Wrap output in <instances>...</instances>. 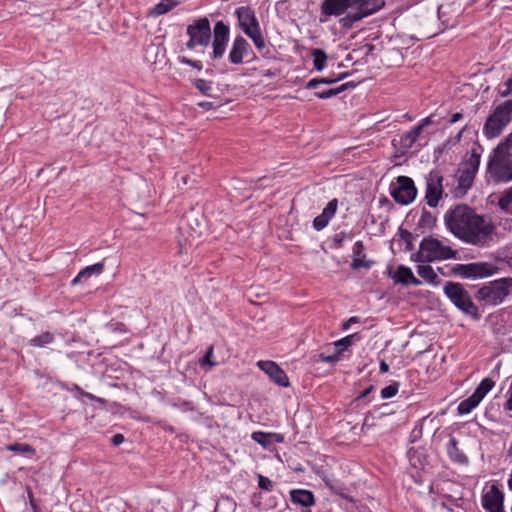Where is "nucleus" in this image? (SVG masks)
<instances>
[{"instance_id": "1", "label": "nucleus", "mask_w": 512, "mask_h": 512, "mask_svg": "<svg viewBox=\"0 0 512 512\" xmlns=\"http://www.w3.org/2000/svg\"><path fill=\"white\" fill-rule=\"evenodd\" d=\"M444 223L456 238L472 245H484L495 230L491 220L478 215L466 204H458L448 209L444 215Z\"/></svg>"}, {"instance_id": "20", "label": "nucleus", "mask_w": 512, "mask_h": 512, "mask_svg": "<svg viewBox=\"0 0 512 512\" xmlns=\"http://www.w3.org/2000/svg\"><path fill=\"white\" fill-rule=\"evenodd\" d=\"M290 501L297 506L310 508L315 505L316 498L311 490L291 489L289 491Z\"/></svg>"}, {"instance_id": "58", "label": "nucleus", "mask_w": 512, "mask_h": 512, "mask_svg": "<svg viewBox=\"0 0 512 512\" xmlns=\"http://www.w3.org/2000/svg\"><path fill=\"white\" fill-rule=\"evenodd\" d=\"M198 106L206 111L216 108V105L210 101H202L198 103Z\"/></svg>"}, {"instance_id": "7", "label": "nucleus", "mask_w": 512, "mask_h": 512, "mask_svg": "<svg viewBox=\"0 0 512 512\" xmlns=\"http://www.w3.org/2000/svg\"><path fill=\"white\" fill-rule=\"evenodd\" d=\"M385 6V0H351L352 11L339 20L342 29L350 30L354 24L369 17Z\"/></svg>"}, {"instance_id": "63", "label": "nucleus", "mask_w": 512, "mask_h": 512, "mask_svg": "<svg viewBox=\"0 0 512 512\" xmlns=\"http://www.w3.org/2000/svg\"><path fill=\"white\" fill-rule=\"evenodd\" d=\"M432 123V117L431 116H428L424 119L421 120V122L417 125V126H421V130L423 131V129L430 125Z\"/></svg>"}, {"instance_id": "6", "label": "nucleus", "mask_w": 512, "mask_h": 512, "mask_svg": "<svg viewBox=\"0 0 512 512\" xmlns=\"http://www.w3.org/2000/svg\"><path fill=\"white\" fill-rule=\"evenodd\" d=\"M512 121V98L498 104L487 117L483 134L488 139L498 137Z\"/></svg>"}, {"instance_id": "17", "label": "nucleus", "mask_w": 512, "mask_h": 512, "mask_svg": "<svg viewBox=\"0 0 512 512\" xmlns=\"http://www.w3.org/2000/svg\"><path fill=\"white\" fill-rule=\"evenodd\" d=\"M351 9V0H323L321 15L325 17L341 16Z\"/></svg>"}, {"instance_id": "41", "label": "nucleus", "mask_w": 512, "mask_h": 512, "mask_svg": "<svg viewBox=\"0 0 512 512\" xmlns=\"http://www.w3.org/2000/svg\"><path fill=\"white\" fill-rule=\"evenodd\" d=\"M254 43L255 47L261 51L266 47L265 40L262 36L260 27L250 31V35H247Z\"/></svg>"}, {"instance_id": "49", "label": "nucleus", "mask_w": 512, "mask_h": 512, "mask_svg": "<svg viewBox=\"0 0 512 512\" xmlns=\"http://www.w3.org/2000/svg\"><path fill=\"white\" fill-rule=\"evenodd\" d=\"M353 257H360L362 256L363 258L366 257L364 251H365V245L363 243V241L361 240H358L354 243L353 245Z\"/></svg>"}, {"instance_id": "48", "label": "nucleus", "mask_w": 512, "mask_h": 512, "mask_svg": "<svg viewBox=\"0 0 512 512\" xmlns=\"http://www.w3.org/2000/svg\"><path fill=\"white\" fill-rule=\"evenodd\" d=\"M258 486L265 491L273 490V482L266 476L258 475Z\"/></svg>"}, {"instance_id": "30", "label": "nucleus", "mask_w": 512, "mask_h": 512, "mask_svg": "<svg viewBox=\"0 0 512 512\" xmlns=\"http://www.w3.org/2000/svg\"><path fill=\"white\" fill-rule=\"evenodd\" d=\"M418 275L423 278L429 284L437 286L440 283V280L435 273L434 269L430 265H418L417 266Z\"/></svg>"}, {"instance_id": "4", "label": "nucleus", "mask_w": 512, "mask_h": 512, "mask_svg": "<svg viewBox=\"0 0 512 512\" xmlns=\"http://www.w3.org/2000/svg\"><path fill=\"white\" fill-rule=\"evenodd\" d=\"M457 251L432 237H424L419 245V251L412 255V259L416 262L430 263L434 261L455 259Z\"/></svg>"}, {"instance_id": "62", "label": "nucleus", "mask_w": 512, "mask_h": 512, "mask_svg": "<svg viewBox=\"0 0 512 512\" xmlns=\"http://www.w3.org/2000/svg\"><path fill=\"white\" fill-rule=\"evenodd\" d=\"M157 425H159V426H160L161 428H163L165 431H168V432H170V433H174V432H175L174 427H173V426H171V425H169V424H167V423H165V422L159 421V422L157 423Z\"/></svg>"}, {"instance_id": "8", "label": "nucleus", "mask_w": 512, "mask_h": 512, "mask_svg": "<svg viewBox=\"0 0 512 512\" xmlns=\"http://www.w3.org/2000/svg\"><path fill=\"white\" fill-rule=\"evenodd\" d=\"M186 33L189 40L186 47L190 50L196 46L207 47L211 42V26L207 17L199 18L187 26Z\"/></svg>"}, {"instance_id": "46", "label": "nucleus", "mask_w": 512, "mask_h": 512, "mask_svg": "<svg viewBox=\"0 0 512 512\" xmlns=\"http://www.w3.org/2000/svg\"><path fill=\"white\" fill-rule=\"evenodd\" d=\"M178 61L179 63L181 64H185V65H189L195 69H197L198 71L202 70L203 68V64L201 61L199 60H192V59H189L185 56H179L178 57Z\"/></svg>"}, {"instance_id": "27", "label": "nucleus", "mask_w": 512, "mask_h": 512, "mask_svg": "<svg viewBox=\"0 0 512 512\" xmlns=\"http://www.w3.org/2000/svg\"><path fill=\"white\" fill-rule=\"evenodd\" d=\"M361 339L358 333L347 335L334 342L335 351L341 357L342 353Z\"/></svg>"}, {"instance_id": "35", "label": "nucleus", "mask_w": 512, "mask_h": 512, "mask_svg": "<svg viewBox=\"0 0 512 512\" xmlns=\"http://www.w3.org/2000/svg\"><path fill=\"white\" fill-rule=\"evenodd\" d=\"M313 57V65L317 71H322L327 63V54L322 49H313L311 51Z\"/></svg>"}, {"instance_id": "39", "label": "nucleus", "mask_w": 512, "mask_h": 512, "mask_svg": "<svg viewBox=\"0 0 512 512\" xmlns=\"http://www.w3.org/2000/svg\"><path fill=\"white\" fill-rule=\"evenodd\" d=\"M251 438L263 448H268L272 444L270 434L266 432L255 431L251 434Z\"/></svg>"}, {"instance_id": "14", "label": "nucleus", "mask_w": 512, "mask_h": 512, "mask_svg": "<svg viewBox=\"0 0 512 512\" xmlns=\"http://www.w3.org/2000/svg\"><path fill=\"white\" fill-rule=\"evenodd\" d=\"M257 366L280 387H289L290 382L285 371L274 361H258Z\"/></svg>"}, {"instance_id": "36", "label": "nucleus", "mask_w": 512, "mask_h": 512, "mask_svg": "<svg viewBox=\"0 0 512 512\" xmlns=\"http://www.w3.org/2000/svg\"><path fill=\"white\" fill-rule=\"evenodd\" d=\"M495 383L490 378H484L478 387L474 390L473 394L482 401L487 393L494 387Z\"/></svg>"}, {"instance_id": "3", "label": "nucleus", "mask_w": 512, "mask_h": 512, "mask_svg": "<svg viewBox=\"0 0 512 512\" xmlns=\"http://www.w3.org/2000/svg\"><path fill=\"white\" fill-rule=\"evenodd\" d=\"M510 294H512V277H504L481 286L475 298L483 307L497 306Z\"/></svg>"}, {"instance_id": "60", "label": "nucleus", "mask_w": 512, "mask_h": 512, "mask_svg": "<svg viewBox=\"0 0 512 512\" xmlns=\"http://www.w3.org/2000/svg\"><path fill=\"white\" fill-rule=\"evenodd\" d=\"M462 118H463V114L461 112H456L451 115V117L449 119V123L454 124V123L460 121Z\"/></svg>"}, {"instance_id": "47", "label": "nucleus", "mask_w": 512, "mask_h": 512, "mask_svg": "<svg viewBox=\"0 0 512 512\" xmlns=\"http://www.w3.org/2000/svg\"><path fill=\"white\" fill-rule=\"evenodd\" d=\"M348 237V234L344 231L336 233L332 238L333 247L336 249L341 248L343 246L345 239Z\"/></svg>"}, {"instance_id": "51", "label": "nucleus", "mask_w": 512, "mask_h": 512, "mask_svg": "<svg viewBox=\"0 0 512 512\" xmlns=\"http://www.w3.org/2000/svg\"><path fill=\"white\" fill-rule=\"evenodd\" d=\"M349 75H350L349 72H343V73H339L336 76L324 77V79L328 80V82H325V85H331V84L337 83L339 81H342L345 78H347Z\"/></svg>"}, {"instance_id": "2", "label": "nucleus", "mask_w": 512, "mask_h": 512, "mask_svg": "<svg viewBox=\"0 0 512 512\" xmlns=\"http://www.w3.org/2000/svg\"><path fill=\"white\" fill-rule=\"evenodd\" d=\"M487 171L496 183L512 181V147L499 143L489 156Z\"/></svg>"}, {"instance_id": "56", "label": "nucleus", "mask_w": 512, "mask_h": 512, "mask_svg": "<svg viewBox=\"0 0 512 512\" xmlns=\"http://www.w3.org/2000/svg\"><path fill=\"white\" fill-rule=\"evenodd\" d=\"M28 497H29V503H30V507H31L32 511L33 512H39L40 509H39L37 503L35 502L34 497H33V493H32V491L30 489L28 490Z\"/></svg>"}, {"instance_id": "5", "label": "nucleus", "mask_w": 512, "mask_h": 512, "mask_svg": "<svg viewBox=\"0 0 512 512\" xmlns=\"http://www.w3.org/2000/svg\"><path fill=\"white\" fill-rule=\"evenodd\" d=\"M443 292L457 309L474 320H480L481 314L478 306L473 302L471 295L463 284L448 281L443 287Z\"/></svg>"}, {"instance_id": "64", "label": "nucleus", "mask_w": 512, "mask_h": 512, "mask_svg": "<svg viewBox=\"0 0 512 512\" xmlns=\"http://www.w3.org/2000/svg\"><path fill=\"white\" fill-rule=\"evenodd\" d=\"M379 370L381 373H387L389 371V365L382 360L379 365Z\"/></svg>"}, {"instance_id": "44", "label": "nucleus", "mask_w": 512, "mask_h": 512, "mask_svg": "<svg viewBox=\"0 0 512 512\" xmlns=\"http://www.w3.org/2000/svg\"><path fill=\"white\" fill-rule=\"evenodd\" d=\"M373 264H374L373 260H366L362 256H360V257H353L352 263H351V268L353 270H359L360 268H367V269H369V268L372 267Z\"/></svg>"}, {"instance_id": "50", "label": "nucleus", "mask_w": 512, "mask_h": 512, "mask_svg": "<svg viewBox=\"0 0 512 512\" xmlns=\"http://www.w3.org/2000/svg\"><path fill=\"white\" fill-rule=\"evenodd\" d=\"M319 358L322 362L330 363V364L336 363L341 359V357L337 354L336 351L331 355H326L325 353H321L319 355Z\"/></svg>"}, {"instance_id": "37", "label": "nucleus", "mask_w": 512, "mask_h": 512, "mask_svg": "<svg viewBox=\"0 0 512 512\" xmlns=\"http://www.w3.org/2000/svg\"><path fill=\"white\" fill-rule=\"evenodd\" d=\"M512 204V186L505 190L501 197L498 200V206L499 208L506 213L512 214V210L510 208Z\"/></svg>"}, {"instance_id": "59", "label": "nucleus", "mask_w": 512, "mask_h": 512, "mask_svg": "<svg viewBox=\"0 0 512 512\" xmlns=\"http://www.w3.org/2000/svg\"><path fill=\"white\" fill-rule=\"evenodd\" d=\"M374 390L373 385H369L366 389L359 393L357 399H363L367 397Z\"/></svg>"}, {"instance_id": "40", "label": "nucleus", "mask_w": 512, "mask_h": 512, "mask_svg": "<svg viewBox=\"0 0 512 512\" xmlns=\"http://www.w3.org/2000/svg\"><path fill=\"white\" fill-rule=\"evenodd\" d=\"M399 388L400 383L397 381H392L388 386L381 390L380 396L382 399H390L398 393Z\"/></svg>"}, {"instance_id": "29", "label": "nucleus", "mask_w": 512, "mask_h": 512, "mask_svg": "<svg viewBox=\"0 0 512 512\" xmlns=\"http://www.w3.org/2000/svg\"><path fill=\"white\" fill-rule=\"evenodd\" d=\"M422 133L421 126H414L409 131L403 133L400 137V143L405 148H411Z\"/></svg>"}, {"instance_id": "33", "label": "nucleus", "mask_w": 512, "mask_h": 512, "mask_svg": "<svg viewBox=\"0 0 512 512\" xmlns=\"http://www.w3.org/2000/svg\"><path fill=\"white\" fill-rule=\"evenodd\" d=\"M5 450L15 452L22 455L33 456L36 450L33 446L26 443H12L5 446Z\"/></svg>"}, {"instance_id": "45", "label": "nucleus", "mask_w": 512, "mask_h": 512, "mask_svg": "<svg viewBox=\"0 0 512 512\" xmlns=\"http://www.w3.org/2000/svg\"><path fill=\"white\" fill-rule=\"evenodd\" d=\"M400 238L407 243V249L412 250L413 249V240L419 235L418 233L416 235H413L408 230L399 229Z\"/></svg>"}, {"instance_id": "23", "label": "nucleus", "mask_w": 512, "mask_h": 512, "mask_svg": "<svg viewBox=\"0 0 512 512\" xmlns=\"http://www.w3.org/2000/svg\"><path fill=\"white\" fill-rule=\"evenodd\" d=\"M104 270V263L98 262L93 265L83 268L77 276L71 281V285L74 286L78 283H82L90 278L92 275H99Z\"/></svg>"}, {"instance_id": "12", "label": "nucleus", "mask_w": 512, "mask_h": 512, "mask_svg": "<svg viewBox=\"0 0 512 512\" xmlns=\"http://www.w3.org/2000/svg\"><path fill=\"white\" fill-rule=\"evenodd\" d=\"M230 29L223 21H218L213 29V51L211 58L214 60L221 59L226 51V46L229 41Z\"/></svg>"}, {"instance_id": "61", "label": "nucleus", "mask_w": 512, "mask_h": 512, "mask_svg": "<svg viewBox=\"0 0 512 512\" xmlns=\"http://www.w3.org/2000/svg\"><path fill=\"white\" fill-rule=\"evenodd\" d=\"M269 434H270V438L272 440V443L273 442L281 443L284 440V437L281 434H278V433H269Z\"/></svg>"}, {"instance_id": "55", "label": "nucleus", "mask_w": 512, "mask_h": 512, "mask_svg": "<svg viewBox=\"0 0 512 512\" xmlns=\"http://www.w3.org/2000/svg\"><path fill=\"white\" fill-rule=\"evenodd\" d=\"M77 390L80 392V394L83 396V397H86L90 400H93V401H98L100 403H103L104 400L101 399V398H98L96 397L95 395L89 393V392H85L84 390H82L80 387L77 386Z\"/></svg>"}, {"instance_id": "31", "label": "nucleus", "mask_w": 512, "mask_h": 512, "mask_svg": "<svg viewBox=\"0 0 512 512\" xmlns=\"http://www.w3.org/2000/svg\"><path fill=\"white\" fill-rule=\"evenodd\" d=\"M393 413L394 412L392 411L390 404L382 403L381 405L375 406L372 411L368 412V414L365 416L363 425L364 426L370 425L369 424V418L370 417H372V418H375V417L382 418L384 416L391 415Z\"/></svg>"}, {"instance_id": "21", "label": "nucleus", "mask_w": 512, "mask_h": 512, "mask_svg": "<svg viewBox=\"0 0 512 512\" xmlns=\"http://www.w3.org/2000/svg\"><path fill=\"white\" fill-rule=\"evenodd\" d=\"M446 451L452 462L458 464L468 463V457L459 449L458 440L454 436H450L446 446Z\"/></svg>"}, {"instance_id": "38", "label": "nucleus", "mask_w": 512, "mask_h": 512, "mask_svg": "<svg viewBox=\"0 0 512 512\" xmlns=\"http://www.w3.org/2000/svg\"><path fill=\"white\" fill-rule=\"evenodd\" d=\"M192 85L204 96L211 97L212 96V82L205 79H195L192 81Z\"/></svg>"}, {"instance_id": "53", "label": "nucleus", "mask_w": 512, "mask_h": 512, "mask_svg": "<svg viewBox=\"0 0 512 512\" xmlns=\"http://www.w3.org/2000/svg\"><path fill=\"white\" fill-rule=\"evenodd\" d=\"M213 356V347H209V349L207 350L206 354L203 356L202 360H201V365L204 366L206 364H209V365H215V363H212L211 362V357Z\"/></svg>"}, {"instance_id": "28", "label": "nucleus", "mask_w": 512, "mask_h": 512, "mask_svg": "<svg viewBox=\"0 0 512 512\" xmlns=\"http://www.w3.org/2000/svg\"><path fill=\"white\" fill-rule=\"evenodd\" d=\"M179 2L177 0H161L150 11L149 15L152 17H159L174 9Z\"/></svg>"}, {"instance_id": "32", "label": "nucleus", "mask_w": 512, "mask_h": 512, "mask_svg": "<svg viewBox=\"0 0 512 512\" xmlns=\"http://www.w3.org/2000/svg\"><path fill=\"white\" fill-rule=\"evenodd\" d=\"M481 401L472 393L468 398L462 400L458 407L457 412L459 415L469 414L474 408H476Z\"/></svg>"}, {"instance_id": "15", "label": "nucleus", "mask_w": 512, "mask_h": 512, "mask_svg": "<svg viewBox=\"0 0 512 512\" xmlns=\"http://www.w3.org/2000/svg\"><path fill=\"white\" fill-rule=\"evenodd\" d=\"M239 26L246 35L260 27L254 10L249 6H241L235 10Z\"/></svg>"}, {"instance_id": "34", "label": "nucleus", "mask_w": 512, "mask_h": 512, "mask_svg": "<svg viewBox=\"0 0 512 512\" xmlns=\"http://www.w3.org/2000/svg\"><path fill=\"white\" fill-rule=\"evenodd\" d=\"M54 339V335L47 331L30 339L29 345L31 347H44L48 344H51Z\"/></svg>"}, {"instance_id": "42", "label": "nucleus", "mask_w": 512, "mask_h": 512, "mask_svg": "<svg viewBox=\"0 0 512 512\" xmlns=\"http://www.w3.org/2000/svg\"><path fill=\"white\" fill-rule=\"evenodd\" d=\"M497 94L502 98L512 97V76L498 85Z\"/></svg>"}, {"instance_id": "22", "label": "nucleus", "mask_w": 512, "mask_h": 512, "mask_svg": "<svg viewBox=\"0 0 512 512\" xmlns=\"http://www.w3.org/2000/svg\"><path fill=\"white\" fill-rule=\"evenodd\" d=\"M394 279L396 282L401 283L403 285H413L420 286L421 281L416 278L409 267L404 265H400L394 275Z\"/></svg>"}, {"instance_id": "11", "label": "nucleus", "mask_w": 512, "mask_h": 512, "mask_svg": "<svg viewBox=\"0 0 512 512\" xmlns=\"http://www.w3.org/2000/svg\"><path fill=\"white\" fill-rule=\"evenodd\" d=\"M425 200L430 208L438 206L444 193V176L439 169H433L425 177Z\"/></svg>"}, {"instance_id": "25", "label": "nucleus", "mask_w": 512, "mask_h": 512, "mask_svg": "<svg viewBox=\"0 0 512 512\" xmlns=\"http://www.w3.org/2000/svg\"><path fill=\"white\" fill-rule=\"evenodd\" d=\"M436 220V217L432 215L431 212L423 209L415 231L424 234L426 231L431 230L435 226Z\"/></svg>"}, {"instance_id": "43", "label": "nucleus", "mask_w": 512, "mask_h": 512, "mask_svg": "<svg viewBox=\"0 0 512 512\" xmlns=\"http://www.w3.org/2000/svg\"><path fill=\"white\" fill-rule=\"evenodd\" d=\"M325 484L332 493L337 494L344 499H349L346 494V488L342 484L330 480L325 481Z\"/></svg>"}, {"instance_id": "9", "label": "nucleus", "mask_w": 512, "mask_h": 512, "mask_svg": "<svg viewBox=\"0 0 512 512\" xmlns=\"http://www.w3.org/2000/svg\"><path fill=\"white\" fill-rule=\"evenodd\" d=\"M390 195L394 201L401 205H409L417 196V188L412 178L398 176L389 187Z\"/></svg>"}, {"instance_id": "52", "label": "nucleus", "mask_w": 512, "mask_h": 512, "mask_svg": "<svg viewBox=\"0 0 512 512\" xmlns=\"http://www.w3.org/2000/svg\"><path fill=\"white\" fill-rule=\"evenodd\" d=\"M325 82H328V80L324 79V77L312 78L306 83L305 88L315 89L320 84H325Z\"/></svg>"}, {"instance_id": "19", "label": "nucleus", "mask_w": 512, "mask_h": 512, "mask_svg": "<svg viewBox=\"0 0 512 512\" xmlns=\"http://www.w3.org/2000/svg\"><path fill=\"white\" fill-rule=\"evenodd\" d=\"M338 208V200L336 198L330 200L322 213L316 216L313 220V227L315 230L320 231L324 229L334 217Z\"/></svg>"}, {"instance_id": "24", "label": "nucleus", "mask_w": 512, "mask_h": 512, "mask_svg": "<svg viewBox=\"0 0 512 512\" xmlns=\"http://www.w3.org/2000/svg\"><path fill=\"white\" fill-rule=\"evenodd\" d=\"M483 153V147L481 145H476L471 149L470 156L464 162V170H467L476 175L479 166L480 160Z\"/></svg>"}, {"instance_id": "54", "label": "nucleus", "mask_w": 512, "mask_h": 512, "mask_svg": "<svg viewBox=\"0 0 512 512\" xmlns=\"http://www.w3.org/2000/svg\"><path fill=\"white\" fill-rule=\"evenodd\" d=\"M360 322V318L357 317V316H352L350 317L348 320H346L343 324H342V330L346 331L350 328V326L352 324H355V323H359Z\"/></svg>"}, {"instance_id": "18", "label": "nucleus", "mask_w": 512, "mask_h": 512, "mask_svg": "<svg viewBox=\"0 0 512 512\" xmlns=\"http://www.w3.org/2000/svg\"><path fill=\"white\" fill-rule=\"evenodd\" d=\"M250 45L245 38L237 36L233 40L228 58L232 64L239 65L243 63L244 56L248 53Z\"/></svg>"}, {"instance_id": "10", "label": "nucleus", "mask_w": 512, "mask_h": 512, "mask_svg": "<svg viewBox=\"0 0 512 512\" xmlns=\"http://www.w3.org/2000/svg\"><path fill=\"white\" fill-rule=\"evenodd\" d=\"M498 268L487 262H473L468 264H455L451 268L454 275L464 279H476L489 277L497 273Z\"/></svg>"}, {"instance_id": "26", "label": "nucleus", "mask_w": 512, "mask_h": 512, "mask_svg": "<svg viewBox=\"0 0 512 512\" xmlns=\"http://www.w3.org/2000/svg\"><path fill=\"white\" fill-rule=\"evenodd\" d=\"M355 87H356V84L354 82H346V83H343L340 86L335 87V88H330V89L323 90V91H317L314 93V95L318 99L324 100V99H329V98L335 97V96L339 95L340 93H342L348 89H353Z\"/></svg>"}, {"instance_id": "16", "label": "nucleus", "mask_w": 512, "mask_h": 512, "mask_svg": "<svg viewBox=\"0 0 512 512\" xmlns=\"http://www.w3.org/2000/svg\"><path fill=\"white\" fill-rule=\"evenodd\" d=\"M504 494L495 485L482 496V506L488 512H505L503 507Z\"/></svg>"}, {"instance_id": "13", "label": "nucleus", "mask_w": 512, "mask_h": 512, "mask_svg": "<svg viewBox=\"0 0 512 512\" xmlns=\"http://www.w3.org/2000/svg\"><path fill=\"white\" fill-rule=\"evenodd\" d=\"M475 174L471 173L467 170H459V174L457 176H454L451 178V183L448 179H446L445 186L449 187L450 185L453 186L451 189V193L456 198H461L465 196L468 192V190L472 187Z\"/></svg>"}, {"instance_id": "57", "label": "nucleus", "mask_w": 512, "mask_h": 512, "mask_svg": "<svg viewBox=\"0 0 512 512\" xmlns=\"http://www.w3.org/2000/svg\"><path fill=\"white\" fill-rule=\"evenodd\" d=\"M124 440H125L124 436L122 434H120V433H117V434L112 436L111 443L114 446H119L120 444H122L124 442Z\"/></svg>"}]
</instances>
